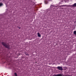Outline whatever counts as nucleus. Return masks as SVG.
<instances>
[{
  "instance_id": "3",
  "label": "nucleus",
  "mask_w": 76,
  "mask_h": 76,
  "mask_svg": "<svg viewBox=\"0 0 76 76\" xmlns=\"http://www.w3.org/2000/svg\"><path fill=\"white\" fill-rule=\"evenodd\" d=\"M37 34H38V37H41V35L40 34V33L39 32Z\"/></svg>"
},
{
  "instance_id": "10",
  "label": "nucleus",
  "mask_w": 76,
  "mask_h": 76,
  "mask_svg": "<svg viewBox=\"0 0 76 76\" xmlns=\"http://www.w3.org/2000/svg\"><path fill=\"white\" fill-rule=\"evenodd\" d=\"M18 28H19V29H20V27H18Z\"/></svg>"
},
{
  "instance_id": "9",
  "label": "nucleus",
  "mask_w": 76,
  "mask_h": 76,
  "mask_svg": "<svg viewBox=\"0 0 76 76\" xmlns=\"http://www.w3.org/2000/svg\"><path fill=\"white\" fill-rule=\"evenodd\" d=\"M66 6V5H62V7H65V6Z\"/></svg>"
},
{
  "instance_id": "11",
  "label": "nucleus",
  "mask_w": 76,
  "mask_h": 76,
  "mask_svg": "<svg viewBox=\"0 0 76 76\" xmlns=\"http://www.w3.org/2000/svg\"><path fill=\"white\" fill-rule=\"evenodd\" d=\"M69 6H70V5H69Z\"/></svg>"
},
{
  "instance_id": "5",
  "label": "nucleus",
  "mask_w": 76,
  "mask_h": 76,
  "mask_svg": "<svg viewBox=\"0 0 76 76\" xmlns=\"http://www.w3.org/2000/svg\"><path fill=\"white\" fill-rule=\"evenodd\" d=\"M72 6L76 7V3H75L73 5H72Z\"/></svg>"
},
{
  "instance_id": "1",
  "label": "nucleus",
  "mask_w": 76,
  "mask_h": 76,
  "mask_svg": "<svg viewBox=\"0 0 76 76\" xmlns=\"http://www.w3.org/2000/svg\"><path fill=\"white\" fill-rule=\"evenodd\" d=\"M2 44L6 48H7L8 49L10 48V45L8 44H6L4 43V42H2Z\"/></svg>"
},
{
  "instance_id": "8",
  "label": "nucleus",
  "mask_w": 76,
  "mask_h": 76,
  "mask_svg": "<svg viewBox=\"0 0 76 76\" xmlns=\"http://www.w3.org/2000/svg\"><path fill=\"white\" fill-rule=\"evenodd\" d=\"M3 5V4L0 3V7Z\"/></svg>"
},
{
  "instance_id": "7",
  "label": "nucleus",
  "mask_w": 76,
  "mask_h": 76,
  "mask_svg": "<svg viewBox=\"0 0 76 76\" xmlns=\"http://www.w3.org/2000/svg\"><path fill=\"white\" fill-rule=\"evenodd\" d=\"M14 75L15 76H18V75L16 72L14 73Z\"/></svg>"
},
{
  "instance_id": "6",
  "label": "nucleus",
  "mask_w": 76,
  "mask_h": 76,
  "mask_svg": "<svg viewBox=\"0 0 76 76\" xmlns=\"http://www.w3.org/2000/svg\"><path fill=\"white\" fill-rule=\"evenodd\" d=\"M73 34L75 35H76V31H75L73 32Z\"/></svg>"
},
{
  "instance_id": "12",
  "label": "nucleus",
  "mask_w": 76,
  "mask_h": 76,
  "mask_svg": "<svg viewBox=\"0 0 76 76\" xmlns=\"http://www.w3.org/2000/svg\"><path fill=\"white\" fill-rule=\"evenodd\" d=\"M26 55H28V54H26Z\"/></svg>"
},
{
  "instance_id": "2",
  "label": "nucleus",
  "mask_w": 76,
  "mask_h": 76,
  "mask_svg": "<svg viewBox=\"0 0 76 76\" xmlns=\"http://www.w3.org/2000/svg\"><path fill=\"white\" fill-rule=\"evenodd\" d=\"M57 68L59 70H61V71H62L63 70V68L61 66H58L57 67Z\"/></svg>"
},
{
  "instance_id": "4",
  "label": "nucleus",
  "mask_w": 76,
  "mask_h": 76,
  "mask_svg": "<svg viewBox=\"0 0 76 76\" xmlns=\"http://www.w3.org/2000/svg\"><path fill=\"white\" fill-rule=\"evenodd\" d=\"M54 76H62V75L61 74L56 75H54Z\"/></svg>"
}]
</instances>
